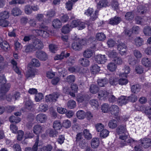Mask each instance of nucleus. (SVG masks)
Returning a JSON list of instances; mask_svg holds the SVG:
<instances>
[{
	"instance_id": "bb28decb",
	"label": "nucleus",
	"mask_w": 151,
	"mask_h": 151,
	"mask_svg": "<svg viewBox=\"0 0 151 151\" xmlns=\"http://www.w3.org/2000/svg\"><path fill=\"white\" fill-rule=\"evenodd\" d=\"M93 51L90 49L85 50L83 52V56L86 58H91L93 55Z\"/></svg>"
},
{
	"instance_id": "680f3d73",
	"label": "nucleus",
	"mask_w": 151,
	"mask_h": 151,
	"mask_svg": "<svg viewBox=\"0 0 151 151\" xmlns=\"http://www.w3.org/2000/svg\"><path fill=\"white\" fill-rule=\"evenodd\" d=\"M24 11L26 14H30L32 13L31 6L29 5H27L25 6Z\"/></svg>"
},
{
	"instance_id": "c85d7f7f",
	"label": "nucleus",
	"mask_w": 151,
	"mask_h": 151,
	"mask_svg": "<svg viewBox=\"0 0 151 151\" xmlns=\"http://www.w3.org/2000/svg\"><path fill=\"white\" fill-rule=\"evenodd\" d=\"M125 18L127 20L131 21L134 18V14L132 12H127L124 15Z\"/></svg>"
},
{
	"instance_id": "c756f323",
	"label": "nucleus",
	"mask_w": 151,
	"mask_h": 151,
	"mask_svg": "<svg viewBox=\"0 0 151 151\" xmlns=\"http://www.w3.org/2000/svg\"><path fill=\"white\" fill-rule=\"evenodd\" d=\"M141 87L138 84L133 85L131 86V91L134 93H137L140 91Z\"/></svg>"
},
{
	"instance_id": "4d7b16f0",
	"label": "nucleus",
	"mask_w": 151,
	"mask_h": 151,
	"mask_svg": "<svg viewBox=\"0 0 151 151\" xmlns=\"http://www.w3.org/2000/svg\"><path fill=\"white\" fill-rule=\"evenodd\" d=\"M68 106L70 109L74 108L76 106L75 101L73 100H70L68 101L67 104Z\"/></svg>"
},
{
	"instance_id": "f257e3e1",
	"label": "nucleus",
	"mask_w": 151,
	"mask_h": 151,
	"mask_svg": "<svg viewBox=\"0 0 151 151\" xmlns=\"http://www.w3.org/2000/svg\"><path fill=\"white\" fill-rule=\"evenodd\" d=\"M86 44V42L84 40H75L72 44V48L76 51L81 50L83 47Z\"/></svg>"
},
{
	"instance_id": "f3484780",
	"label": "nucleus",
	"mask_w": 151,
	"mask_h": 151,
	"mask_svg": "<svg viewBox=\"0 0 151 151\" xmlns=\"http://www.w3.org/2000/svg\"><path fill=\"white\" fill-rule=\"evenodd\" d=\"M137 11L140 14H145L149 11V9L145 6L140 5L137 7Z\"/></svg>"
},
{
	"instance_id": "9d476101",
	"label": "nucleus",
	"mask_w": 151,
	"mask_h": 151,
	"mask_svg": "<svg viewBox=\"0 0 151 151\" xmlns=\"http://www.w3.org/2000/svg\"><path fill=\"white\" fill-rule=\"evenodd\" d=\"M140 143L142 144V146L145 148L151 146V139L149 138H144L141 139Z\"/></svg>"
},
{
	"instance_id": "864d4df0",
	"label": "nucleus",
	"mask_w": 151,
	"mask_h": 151,
	"mask_svg": "<svg viewBox=\"0 0 151 151\" xmlns=\"http://www.w3.org/2000/svg\"><path fill=\"white\" fill-rule=\"evenodd\" d=\"M133 54L137 59H140L142 57V54L140 51L137 49L133 50Z\"/></svg>"
},
{
	"instance_id": "79ce46f5",
	"label": "nucleus",
	"mask_w": 151,
	"mask_h": 151,
	"mask_svg": "<svg viewBox=\"0 0 151 151\" xmlns=\"http://www.w3.org/2000/svg\"><path fill=\"white\" fill-rule=\"evenodd\" d=\"M1 47L5 51L9 50L10 49V46L8 43L6 41H3Z\"/></svg>"
},
{
	"instance_id": "37998d69",
	"label": "nucleus",
	"mask_w": 151,
	"mask_h": 151,
	"mask_svg": "<svg viewBox=\"0 0 151 151\" xmlns=\"http://www.w3.org/2000/svg\"><path fill=\"white\" fill-rule=\"evenodd\" d=\"M109 3L106 0H101L99 1L98 4V6L99 8L108 6Z\"/></svg>"
},
{
	"instance_id": "3c124183",
	"label": "nucleus",
	"mask_w": 151,
	"mask_h": 151,
	"mask_svg": "<svg viewBox=\"0 0 151 151\" xmlns=\"http://www.w3.org/2000/svg\"><path fill=\"white\" fill-rule=\"evenodd\" d=\"M24 48L25 51L26 52H31L35 51L32 44H29V45L26 46L24 47Z\"/></svg>"
},
{
	"instance_id": "0eeeda50",
	"label": "nucleus",
	"mask_w": 151,
	"mask_h": 151,
	"mask_svg": "<svg viewBox=\"0 0 151 151\" xmlns=\"http://www.w3.org/2000/svg\"><path fill=\"white\" fill-rule=\"evenodd\" d=\"M11 85L9 83L2 85L0 88V94L1 96H3L9 90Z\"/></svg>"
},
{
	"instance_id": "4c0bfd02",
	"label": "nucleus",
	"mask_w": 151,
	"mask_h": 151,
	"mask_svg": "<svg viewBox=\"0 0 151 151\" xmlns=\"http://www.w3.org/2000/svg\"><path fill=\"white\" fill-rule=\"evenodd\" d=\"M53 127L56 130L60 129L62 127L60 122L58 120H56L54 122Z\"/></svg>"
},
{
	"instance_id": "f704fd0d",
	"label": "nucleus",
	"mask_w": 151,
	"mask_h": 151,
	"mask_svg": "<svg viewBox=\"0 0 151 151\" xmlns=\"http://www.w3.org/2000/svg\"><path fill=\"white\" fill-rule=\"evenodd\" d=\"M100 70V67L96 64L92 65L91 68V71L93 74H96Z\"/></svg>"
},
{
	"instance_id": "bf43d9fd",
	"label": "nucleus",
	"mask_w": 151,
	"mask_h": 151,
	"mask_svg": "<svg viewBox=\"0 0 151 151\" xmlns=\"http://www.w3.org/2000/svg\"><path fill=\"white\" fill-rule=\"evenodd\" d=\"M60 19L61 23H65L68 20L69 17L67 14H62L60 17Z\"/></svg>"
},
{
	"instance_id": "aec40b11",
	"label": "nucleus",
	"mask_w": 151,
	"mask_h": 151,
	"mask_svg": "<svg viewBox=\"0 0 151 151\" xmlns=\"http://www.w3.org/2000/svg\"><path fill=\"white\" fill-rule=\"evenodd\" d=\"M11 14L14 16H18L22 14V11L20 8L16 7L12 9Z\"/></svg>"
},
{
	"instance_id": "39448f33",
	"label": "nucleus",
	"mask_w": 151,
	"mask_h": 151,
	"mask_svg": "<svg viewBox=\"0 0 151 151\" xmlns=\"http://www.w3.org/2000/svg\"><path fill=\"white\" fill-rule=\"evenodd\" d=\"M107 59L105 55L99 54L95 56V60L99 64H104L107 61Z\"/></svg>"
},
{
	"instance_id": "393cba45",
	"label": "nucleus",
	"mask_w": 151,
	"mask_h": 151,
	"mask_svg": "<svg viewBox=\"0 0 151 151\" xmlns=\"http://www.w3.org/2000/svg\"><path fill=\"white\" fill-rule=\"evenodd\" d=\"M99 138H94L92 139L91 145L93 148H96L99 146Z\"/></svg>"
},
{
	"instance_id": "7c9ffc66",
	"label": "nucleus",
	"mask_w": 151,
	"mask_h": 151,
	"mask_svg": "<svg viewBox=\"0 0 151 151\" xmlns=\"http://www.w3.org/2000/svg\"><path fill=\"white\" fill-rule=\"evenodd\" d=\"M141 62L142 65L146 67H150L151 65V62L148 58H143Z\"/></svg>"
},
{
	"instance_id": "58836bf2",
	"label": "nucleus",
	"mask_w": 151,
	"mask_h": 151,
	"mask_svg": "<svg viewBox=\"0 0 151 151\" xmlns=\"http://www.w3.org/2000/svg\"><path fill=\"white\" fill-rule=\"evenodd\" d=\"M83 134L84 137L88 140H90L92 138V135L90 133L88 130L86 129H85L83 132Z\"/></svg>"
},
{
	"instance_id": "e2e57ef3",
	"label": "nucleus",
	"mask_w": 151,
	"mask_h": 151,
	"mask_svg": "<svg viewBox=\"0 0 151 151\" xmlns=\"http://www.w3.org/2000/svg\"><path fill=\"white\" fill-rule=\"evenodd\" d=\"M109 108L108 104L106 103L103 104L101 106V109L104 113L107 112L109 109Z\"/></svg>"
},
{
	"instance_id": "9b49d317",
	"label": "nucleus",
	"mask_w": 151,
	"mask_h": 151,
	"mask_svg": "<svg viewBox=\"0 0 151 151\" xmlns=\"http://www.w3.org/2000/svg\"><path fill=\"white\" fill-rule=\"evenodd\" d=\"M127 47V46L125 44L121 43L118 45L117 49L119 51L120 54L123 55L126 53Z\"/></svg>"
},
{
	"instance_id": "1a4fd4ad",
	"label": "nucleus",
	"mask_w": 151,
	"mask_h": 151,
	"mask_svg": "<svg viewBox=\"0 0 151 151\" xmlns=\"http://www.w3.org/2000/svg\"><path fill=\"white\" fill-rule=\"evenodd\" d=\"M36 55L37 58L42 60H46L47 58L46 54L42 51H37Z\"/></svg>"
},
{
	"instance_id": "0e129e2a",
	"label": "nucleus",
	"mask_w": 151,
	"mask_h": 151,
	"mask_svg": "<svg viewBox=\"0 0 151 151\" xmlns=\"http://www.w3.org/2000/svg\"><path fill=\"white\" fill-rule=\"evenodd\" d=\"M9 22L6 20L4 19H0V25L3 27H6L8 26Z\"/></svg>"
},
{
	"instance_id": "cd10ccee",
	"label": "nucleus",
	"mask_w": 151,
	"mask_h": 151,
	"mask_svg": "<svg viewBox=\"0 0 151 151\" xmlns=\"http://www.w3.org/2000/svg\"><path fill=\"white\" fill-rule=\"evenodd\" d=\"M99 88L96 85L92 84L91 85L89 91L91 93L96 94L99 91Z\"/></svg>"
},
{
	"instance_id": "a19ab883",
	"label": "nucleus",
	"mask_w": 151,
	"mask_h": 151,
	"mask_svg": "<svg viewBox=\"0 0 151 151\" xmlns=\"http://www.w3.org/2000/svg\"><path fill=\"white\" fill-rule=\"evenodd\" d=\"M143 32L146 36H150L151 35V27L148 26H145L144 28Z\"/></svg>"
},
{
	"instance_id": "09e8293b",
	"label": "nucleus",
	"mask_w": 151,
	"mask_h": 151,
	"mask_svg": "<svg viewBox=\"0 0 151 151\" xmlns=\"http://www.w3.org/2000/svg\"><path fill=\"white\" fill-rule=\"evenodd\" d=\"M89 96L87 95H83L81 96H78L77 100L79 102H82L84 101H86L88 100Z\"/></svg>"
},
{
	"instance_id": "72a5a7b5",
	"label": "nucleus",
	"mask_w": 151,
	"mask_h": 151,
	"mask_svg": "<svg viewBox=\"0 0 151 151\" xmlns=\"http://www.w3.org/2000/svg\"><path fill=\"white\" fill-rule=\"evenodd\" d=\"M117 125V122L115 119H112L110 120L108 123V126L110 128L114 129L115 128Z\"/></svg>"
},
{
	"instance_id": "774afa93",
	"label": "nucleus",
	"mask_w": 151,
	"mask_h": 151,
	"mask_svg": "<svg viewBox=\"0 0 151 151\" xmlns=\"http://www.w3.org/2000/svg\"><path fill=\"white\" fill-rule=\"evenodd\" d=\"M108 55L109 57L113 58L114 59L117 56V53L114 50L109 51L108 52Z\"/></svg>"
},
{
	"instance_id": "412c9836",
	"label": "nucleus",
	"mask_w": 151,
	"mask_h": 151,
	"mask_svg": "<svg viewBox=\"0 0 151 151\" xmlns=\"http://www.w3.org/2000/svg\"><path fill=\"white\" fill-rule=\"evenodd\" d=\"M109 93L105 90H101L98 93V98L100 99L103 97L104 99H106L109 96Z\"/></svg>"
},
{
	"instance_id": "7ed1b4c3",
	"label": "nucleus",
	"mask_w": 151,
	"mask_h": 151,
	"mask_svg": "<svg viewBox=\"0 0 151 151\" xmlns=\"http://www.w3.org/2000/svg\"><path fill=\"white\" fill-rule=\"evenodd\" d=\"M32 45L35 51L37 50L42 49L43 47V43L38 39H34Z\"/></svg>"
},
{
	"instance_id": "f03ea898",
	"label": "nucleus",
	"mask_w": 151,
	"mask_h": 151,
	"mask_svg": "<svg viewBox=\"0 0 151 151\" xmlns=\"http://www.w3.org/2000/svg\"><path fill=\"white\" fill-rule=\"evenodd\" d=\"M124 134L119 135V139L123 141L124 142L121 144V147H123L127 145V144L131 143L134 142L132 139H130L128 137V133H125Z\"/></svg>"
},
{
	"instance_id": "ea45409f",
	"label": "nucleus",
	"mask_w": 151,
	"mask_h": 151,
	"mask_svg": "<svg viewBox=\"0 0 151 151\" xmlns=\"http://www.w3.org/2000/svg\"><path fill=\"white\" fill-rule=\"evenodd\" d=\"M100 132L99 135L100 137L103 138L107 137L109 133V131L106 129H104Z\"/></svg>"
},
{
	"instance_id": "6e6552de",
	"label": "nucleus",
	"mask_w": 151,
	"mask_h": 151,
	"mask_svg": "<svg viewBox=\"0 0 151 151\" xmlns=\"http://www.w3.org/2000/svg\"><path fill=\"white\" fill-rule=\"evenodd\" d=\"M76 141V142H79V145L83 147L86 144L85 140L83 139L82 133H79L77 134Z\"/></svg>"
},
{
	"instance_id": "49530a36",
	"label": "nucleus",
	"mask_w": 151,
	"mask_h": 151,
	"mask_svg": "<svg viewBox=\"0 0 151 151\" xmlns=\"http://www.w3.org/2000/svg\"><path fill=\"white\" fill-rule=\"evenodd\" d=\"M99 11L96 10L90 16V21H91L95 20L98 17Z\"/></svg>"
},
{
	"instance_id": "052dcab7",
	"label": "nucleus",
	"mask_w": 151,
	"mask_h": 151,
	"mask_svg": "<svg viewBox=\"0 0 151 151\" xmlns=\"http://www.w3.org/2000/svg\"><path fill=\"white\" fill-rule=\"evenodd\" d=\"M63 126L66 128H68L71 126L70 122L67 119L63 121L62 124Z\"/></svg>"
},
{
	"instance_id": "8fccbe9b",
	"label": "nucleus",
	"mask_w": 151,
	"mask_h": 151,
	"mask_svg": "<svg viewBox=\"0 0 151 151\" xmlns=\"http://www.w3.org/2000/svg\"><path fill=\"white\" fill-rule=\"evenodd\" d=\"M20 120V118L14 116H11L9 119V121L10 122H15L16 123H18Z\"/></svg>"
},
{
	"instance_id": "a878e982",
	"label": "nucleus",
	"mask_w": 151,
	"mask_h": 151,
	"mask_svg": "<svg viewBox=\"0 0 151 151\" xmlns=\"http://www.w3.org/2000/svg\"><path fill=\"white\" fill-rule=\"evenodd\" d=\"M79 62L82 66L86 67L89 65L90 64L89 61L84 58H81L79 60Z\"/></svg>"
},
{
	"instance_id": "b1692460",
	"label": "nucleus",
	"mask_w": 151,
	"mask_h": 151,
	"mask_svg": "<svg viewBox=\"0 0 151 151\" xmlns=\"http://www.w3.org/2000/svg\"><path fill=\"white\" fill-rule=\"evenodd\" d=\"M123 70H124V72L122 73H120L119 76L122 77H127V75L130 72V68L128 66L125 65Z\"/></svg>"
},
{
	"instance_id": "5701e85b",
	"label": "nucleus",
	"mask_w": 151,
	"mask_h": 151,
	"mask_svg": "<svg viewBox=\"0 0 151 151\" xmlns=\"http://www.w3.org/2000/svg\"><path fill=\"white\" fill-rule=\"evenodd\" d=\"M35 70L34 69L30 68L28 69L26 73V78H28L34 77L35 75Z\"/></svg>"
},
{
	"instance_id": "423d86ee",
	"label": "nucleus",
	"mask_w": 151,
	"mask_h": 151,
	"mask_svg": "<svg viewBox=\"0 0 151 151\" xmlns=\"http://www.w3.org/2000/svg\"><path fill=\"white\" fill-rule=\"evenodd\" d=\"M60 95L58 93H53L51 95L46 96V101L47 102L51 101L55 102L57 101V99L58 98Z\"/></svg>"
},
{
	"instance_id": "6ab92c4d",
	"label": "nucleus",
	"mask_w": 151,
	"mask_h": 151,
	"mask_svg": "<svg viewBox=\"0 0 151 151\" xmlns=\"http://www.w3.org/2000/svg\"><path fill=\"white\" fill-rule=\"evenodd\" d=\"M117 101L119 105H125L128 102V98L124 96H121L119 98Z\"/></svg>"
},
{
	"instance_id": "69168bd1",
	"label": "nucleus",
	"mask_w": 151,
	"mask_h": 151,
	"mask_svg": "<svg viewBox=\"0 0 151 151\" xmlns=\"http://www.w3.org/2000/svg\"><path fill=\"white\" fill-rule=\"evenodd\" d=\"M74 3L71 1H68L66 4V8L68 10H71L72 8L73 4Z\"/></svg>"
},
{
	"instance_id": "c03bdc74",
	"label": "nucleus",
	"mask_w": 151,
	"mask_h": 151,
	"mask_svg": "<svg viewBox=\"0 0 151 151\" xmlns=\"http://www.w3.org/2000/svg\"><path fill=\"white\" fill-rule=\"evenodd\" d=\"M135 44L138 47L142 45L143 43V41L142 39L140 37H137L134 40Z\"/></svg>"
},
{
	"instance_id": "338daca9",
	"label": "nucleus",
	"mask_w": 151,
	"mask_h": 151,
	"mask_svg": "<svg viewBox=\"0 0 151 151\" xmlns=\"http://www.w3.org/2000/svg\"><path fill=\"white\" fill-rule=\"evenodd\" d=\"M53 149V147L51 145L48 144L43 146L42 149L43 151H51Z\"/></svg>"
},
{
	"instance_id": "4468645a",
	"label": "nucleus",
	"mask_w": 151,
	"mask_h": 151,
	"mask_svg": "<svg viewBox=\"0 0 151 151\" xmlns=\"http://www.w3.org/2000/svg\"><path fill=\"white\" fill-rule=\"evenodd\" d=\"M38 143L39 136H38L36 139L35 144L32 147H27L25 148V151H37Z\"/></svg>"
},
{
	"instance_id": "13d9d810",
	"label": "nucleus",
	"mask_w": 151,
	"mask_h": 151,
	"mask_svg": "<svg viewBox=\"0 0 151 151\" xmlns=\"http://www.w3.org/2000/svg\"><path fill=\"white\" fill-rule=\"evenodd\" d=\"M109 82L111 85H116L119 83L118 79L117 78L111 77L109 80Z\"/></svg>"
},
{
	"instance_id": "c9c22d12",
	"label": "nucleus",
	"mask_w": 151,
	"mask_h": 151,
	"mask_svg": "<svg viewBox=\"0 0 151 151\" xmlns=\"http://www.w3.org/2000/svg\"><path fill=\"white\" fill-rule=\"evenodd\" d=\"M45 133L46 134L49 135L51 137H54L55 136H56L58 134L57 132L52 129H47Z\"/></svg>"
},
{
	"instance_id": "f8f14e48",
	"label": "nucleus",
	"mask_w": 151,
	"mask_h": 151,
	"mask_svg": "<svg viewBox=\"0 0 151 151\" xmlns=\"http://www.w3.org/2000/svg\"><path fill=\"white\" fill-rule=\"evenodd\" d=\"M117 133L118 135L127 134V131L126 128V126L124 125H121L119 126L116 129Z\"/></svg>"
},
{
	"instance_id": "473e14b6",
	"label": "nucleus",
	"mask_w": 151,
	"mask_h": 151,
	"mask_svg": "<svg viewBox=\"0 0 151 151\" xmlns=\"http://www.w3.org/2000/svg\"><path fill=\"white\" fill-rule=\"evenodd\" d=\"M52 23L53 27L55 28H60L62 25L61 21L58 19L53 20Z\"/></svg>"
},
{
	"instance_id": "6e6d98bb",
	"label": "nucleus",
	"mask_w": 151,
	"mask_h": 151,
	"mask_svg": "<svg viewBox=\"0 0 151 151\" xmlns=\"http://www.w3.org/2000/svg\"><path fill=\"white\" fill-rule=\"evenodd\" d=\"M75 80V76L73 75H70L67 77L65 80V81L71 83L73 82Z\"/></svg>"
},
{
	"instance_id": "a211bd4d",
	"label": "nucleus",
	"mask_w": 151,
	"mask_h": 151,
	"mask_svg": "<svg viewBox=\"0 0 151 151\" xmlns=\"http://www.w3.org/2000/svg\"><path fill=\"white\" fill-rule=\"evenodd\" d=\"M111 114L114 115H116L119 112V109L118 107L115 105H112L109 108Z\"/></svg>"
},
{
	"instance_id": "2eb2a0df",
	"label": "nucleus",
	"mask_w": 151,
	"mask_h": 151,
	"mask_svg": "<svg viewBox=\"0 0 151 151\" xmlns=\"http://www.w3.org/2000/svg\"><path fill=\"white\" fill-rule=\"evenodd\" d=\"M121 21L122 19L120 17L115 16L109 19V23L112 25H117Z\"/></svg>"
},
{
	"instance_id": "603ef678",
	"label": "nucleus",
	"mask_w": 151,
	"mask_h": 151,
	"mask_svg": "<svg viewBox=\"0 0 151 151\" xmlns=\"http://www.w3.org/2000/svg\"><path fill=\"white\" fill-rule=\"evenodd\" d=\"M77 117L79 119H83L84 118L85 113L82 110H80L78 111L76 113Z\"/></svg>"
},
{
	"instance_id": "2f4dec72",
	"label": "nucleus",
	"mask_w": 151,
	"mask_h": 151,
	"mask_svg": "<svg viewBox=\"0 0 151 151\" xmlns=\"http://www.w3.org/2000/svg\"><path fill=\"white\" fill-rule=\"evenodd\" d=\"M107 67L108 70L111 72L115 71L117 68L115 64L113 62L109 63L107 65Z\"/></svg>"
},
{
	"instance_id": "ddd939ff",
	"label": "nucleus",
	"mask_w": 151,
	"mask_h": 151,
	"mask_svg": "<svg viewBox=\"0 0 151 151\" xmlns=\"http://www.w3.org/2000/svg\"><path fill=\"white\" fill-rule=\"evenodd\" d=\"M46 115L43 113H40L37 114L36 117L37 121L38 122L43 123L47 120Z\"/></svg>"
},
{
	"instance_id": "a18cd8bd",
	"label": "nucleus",
	"mask_w": 151,
	"mask_h": 151,
	"mask_svg": "<svg viewBox=\"0 0 151 151\" xmlns=\"http://www.w3.org/2000/svg\"><path fill=\"white\" fill-rule=\"evenodd\" d=\"M95 128L97 132H100L104 129V125L101 123H98L96 124Z\"/></svg>"
},
{
	"instance_id": "20e7f679",
	"label": "nucleus",
	"mask_w": 151,
	"mask_h": 151,
	"mask_svg": "<svg viewBox=\"0 0 151 151\" xmlns=\"http://www.w3.org/2000/svg\"><path fill=\"white\" fill-rule=\"evenodd\" d=\"M44 128L42 126L38 124L35 125L33 128V133L37 135V138L38 136L39 137V134L44 132Z\"/></svg>"
},
{
	"instance_id": "dca6fc26",
	"label": "nucleus",
	"mask_w": 151,
	"mask_h": 151,
	"mask_svg": "<svg viewBox=\"0 0 151 151\" xmlns=\"http://www.w3.org/2000/svg\"><path fill=\"white\" fill-rule=\"evenodd\" d=\"M35 32L37 33V36H41L44 38H47L49 36V34L47 31L42 30L36 29L34 30Z\"/></svg>"
},
{
	"instance_id": "de8ad7c7",
	"label": "nucleus",
	"mask_w": 151,
	"mask_h": 151,
	"mask_svg": "<svg viewBox=\"0 0 151 151\" xmlns=\"http://www.w3.org/2000/svg\"><path fill=\"white\" fill-rule=\"evenodd\" d=\"M71 28V27L70 26V25L67 24L64 26L62 28V32L64 34L68 33L70 32Z\"/></svg>"
},
{
	"instance_id": "4be33fe9",
	"label": "nucleus",
	"mask_w": 151,
	"mask_h": 151,
	"mask_svg": "<svg viewBox=\"0 0 151 151\" xmlns=\"http://www.w3.org/2000/svg\"><path fill=\"white\" fill-rule=\"evenodd\" d=\"M98 85L100 87H104L108 83V81L106 78L103 79H99L97 81Z\"/></svg>"
},
{
	"instance_id": "5fc2aeb1",
	"label": "nucleus",
	"mask_w": 151,
	"mask_h": 151,
	"mask_svg": "<svg viewBox=\"0 0 151 151\" xmlns=\"http://www.w3.org/2000/svg\"><path fill=\"white\" fill-rule=\"evenodd\" d=\"M0 17L1 18V19L5 20L9 17V13L7 11H4V12H2L0 14Z\"/></svg>"
},
{
	"instance_id": "e433bc0d",
	"label": "nucleus",
	"mask_w": 151,
	"mask_h": 151,
	"mask_svg": "<svg viewBox=\"0 0 151 151\" xmlns=\"http://www.w3.org/2000/svg\"><path fill=\"white\" fill-rule=\"evenodd\" d=\"M106 36L103 32H99L96 34V37L99 41H103L106 38Z\"/></svg>"
}]
</instances>
